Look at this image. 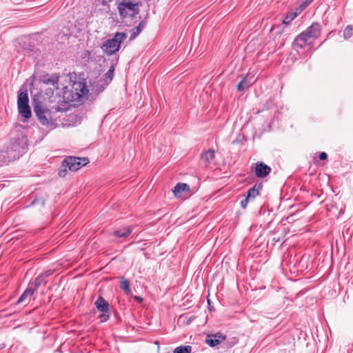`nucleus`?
<instances>
[{"label":"nucleus","instance_id":"nucleus-4","mask_svg":"<svg viewBox=\"0 0 353 353\" xmlns=\"http://www.w3.org/2000/svg\"><path fill=\"white\" fill-rule=\"evenodd\" d=\"M127 38V35L124 32H117L114 37L111 39L105 41L101 49L104 53L110 56L119 51L121 43Z\"/></svg>","mask_w":353,"mask_h":353},{"label":"nucleus","instance_id":"nucleus-17","mask_svg":"<svg viewBox=\"0 0 353 353\" xmlns=\"http://www.w3.org/2000/svg\"><path fill=\"white\" fill-rule=\"evenodd\" d=\"M201 157L207 165L211 162L212 160L214 159V151L213 150H208L203 152Z\"/></svg>","mask_w":353,"mask_h":353},{"label":"nucleus","instance_id":"nucleus-19","mask_svg":"<svg viewBox=\"0 0 353 353\" xmlns=\"http://www.w3.org/2000/svg\"><path fill=\"white\" fill-rule=\"evenodd\" d=\"M44 282V276L39 275L38 276L34 281L30 282L28 286L34 292H36L39 286Z\"/></svg>","mask_w":353,"mask_h":353},{"label":"nucleus","instance_id":"nucleus-11","mask_svg":"<svg viewBox=\"0 0 353 353\" xmlns=\"http://www.w3.org/2000/svg\"><path fill=\"white\" fill-rule=\"evenodd\" d=\"M271 168L265 163H257L255 167V174L259 178H264L270 174Z\"/></svg>","mask_w":353,"mask_h":353},{"label":"nucleus","instance_id":"nucleus-24","mask_svg":"<svg viewBox=\"0 0 353 353\" xmlns=\"http://www.w3.org/2000/svg\"><path fill=\"white\" fill-rule=\"evenodd\" d=\"M297 16V12H289L283 19V23L285 25L289 24Z\"/></svg>","mask_w":353,"mask_h":353},{"label":"nucleus","instance_id":"nucleus-7","mask_svg":"<svg viewBox=\"0 0 353 353\" xmlns=\"http://www.w3.org/2000/svg\"><path fill=\"white\" fill-rule=\"evenodd\" d=\"M34 111L38 117L40 123L43 125H52L51 123L50 111L46 109L41 102L33 101Z\"/></svg>","mask_w":353,"mask_h":353},{"label":"nucleus","instance_id":"nucleus-10","mask_svg":"<svg viewBox=\"0 0 353 353\" xmlns=\"http://www.w3.org/2000/svg\"><path fill=\"white\" fill-rule=\"evenodd\" d=\"M225 339V336L218 332L215 334H208L205 339V343L210 347H214Z\"/></svg>","mask_w":353,"mask_h":353},{"label":"nucleus","instance_id":"nucleus-16","mask_svg":"<svg viewBox=\"0 0 353 353\" xmlns=\"http://www.w3.org/2000/svg\"><path fill=\"white\" fill-rule=\"evenodd\" d=\"M34 291L32 290L29 286L21 294L17 301V303L20 304L30 300V297L34 294Z\"/></svg>","mask_w":353,"mask_h":353},{"label":"nucleus","instance_id":"nucleus-23","mask_svg":"<svg viewBox=\"0 0 353 353\" xmlns=\"http://www.w3.org/2000/svg\"><path fill=\"white\" fill-rule=\"evenodd\" d=\"M192 347L190 345L179 346L175 348L174 353H191Z\"/></svg>","mask_w":353,"mask_h":353},{"label":"nucleus","instance_id":"nucleus-1","mask_svg":"<svg viewBox=\"0 0 353 353\" xmlns=\"http://www.w3.org/2000/svg\"><path fill=\"white\" fill-rule=\"evenodd\" d=\"M321 27L318 23H312L294 39L292 46L294 49L303 48L311 45L321 35Z\"/></svg>","mask_w":353,"mask_h":353},{"label":"nucleus","instance_id":"nucleus-20","mask_svg":"<svg viewBox=\"0 0 353 353\" xmlns=\"http://www.w3.org/2000/svg\"><path fill=\"white\" fill-rule=\"evenodd\" d=\"M144 27H145V23H144V22L141 21L139 23V24L137 27L132 29L130 40L134 39L136 38V37L138 34H139L140 32L143 30Z\"/></svg>","mask_w":353,"mask_h":353},{"label":"nucleus","instance_id":"nucleus-14","mask_svg":"<svg viewBox=\"0 0 353 353\" xmlns=\"http://www.w3.org/2000/svg\"><path fill=\"white\" fill-rule=\"evenodd\" d=\"M254 82V80L253 77L249 78L248 77H245L239 83L237 89L239 91L243 92L248 88Z\"/></svg>","mask_w":353,"mask_h":353},{"label":"nucleus","instance_id":"nucleus-27","mask_svg":"<svg viewBox=\"0 0 353 353\" xmlns=\"http://www.w3.org/2000/svg\"><path fill=\"white\" fill-rule=\"evenodd\" d=\"M58 174L61 177H64L66 174V168L61 166L59 170Z\"/></svg>","mask_w":353,"mask_h":353},{"label":"nucleus","instance_id":"nucleus-25","mask_svg":"<svg viewBox=\"0 0 353 353\" xmlns=\"http://www.w3.org/2000/svg\"><path fill=\"white\" fill-rule=\"evenodd\" d=\"M99 317L101 323L106 322L110 318V310L108 312H102V314Z\"/></svg>","mask_w":353,"mask_h":353},{"label":"nucleus","instance_id":"nucleus-15","mask_svg":"<svg viewBox=\"0 0 353 353\" xmlns=\"http://www.w3.org/2000/svg\"><path fill=\"white\" fill-rule=\"evenodd\" d=\"M261 189L262 185L261 183L256 184L248 191L246 196L250 199H254L256 196L259 194Z\"/></svg>","mask_w":353,"mask_h":353},{"label":"nucleus","instance_id":"nucleus-9","mask_svg":"<svg viewBox=\"0 0 353 353\" xmlns=\"http://www.w3.org/2000/svg\"><path fill=\"white\" fill-rule=\"evenodd\" d=\"M43 81L46 84L53 85L56 88L57 94L59 95L60 99H61L60 92L62 93V90H59V76L57 74H54L45 75L43 78Z\"/></svg>","mask_w":353,"mask_h":353},{"label":"nucleus","instance_id":"nucleus-8","mask_svg":"<svg viewBox=\"0 0 353 353\" xmlns=\"http://www.w3.org/2000/svg\"><path fill=\"white\" fill-rule=\"evenodd\" d=\"M88 163L89 159L86 157H68L63 161L62 167L68 168L70 171L75 172Z\"/></svg>","mask_w":353,"mask_h":353},{"label":"nucleus","instance_id":"nucleus-18","mask_svg":"<svg viewBox=\"0 0 353 353\" xmlns=\"http://www.w3.org/2000/svg\"><path fill=\"white\" fill-rule=\"evenodd\" d=\"M132 232V229L130 227L124 228L120 230H115L113 234L118 238H125L129 236Z\"/></svg>","mask_w":353,"mask_h":353},{"label":"nucleus","instance_id":"nucleus-26","mask_svg":"<svg viewBox=\"0 0 353 353\" xmlns=\"http://www.w3.org/2000/svg\"><path fill=\"white\" fill-rule=\"evenodd\" d=\"M114 71V66H112L110 68L108 71L105 73V76H107L110 80L112 78Z\"/></svg>","mask_w":353,"mask_h":353},{"label":"nucleus","instance_id":"nucleus-22","mask_svg":"<svg viewBox=\"0 0 353 353\" xmlns=\"http://www.w3.org/2000/svg\"><path fill=\"white\" fill-rule=\"evenodd\" d=\"M353 35V26L349 25L343 30L344 39H348Z\"/></svg>","mask_w":353,"mask_h":353},{"label":"nucleus","instance_id":"nucleus-28","mask_svg":"<svg viewBox=\"0 0 353 353\" xmlns=\"http://www.w3.org/2000/svg\"><path fill=\"white\" fill-rule=\"evenodd\" d=\"M250 200V199L246 196L245 199L241 202V205L243 209L246 208Z\"/></svg>","mask_w":353,"mask_h":353},{"label":"nucleus","instance_id":"nucleus-6","mask_svg":"<svg viewBox=\"0 0 353 353\" xmlns=\"http://www.w3.org/2000/svg\"><path fill=\"white\" fill-rule=\"evenodd\" d=\"M18 110L19 114L26 119L31 117V110L29 106V99L27 90H20L17 99Z\"/></svg>","mask_w":353,"mask_h":353},{"label":"nucleus","instance_id":"nucleus-12","mask_svg":"<svg viewBox=\"0 0 353 353\" xmlns=\"http://www.w3.org/2000/svg\"><path fill=\"white\" fill-rule=\"evenodd\" d=\"M190 192V187L187 183H177L174 189L173 190V193L175 196L181 197L183 192L188 193Z\"/></svg>","mask_w":353,"mask_h":353},{"label":"nucleus","instance_id":"nucleus-21","mask_svg":"<svg viewBox=\"0 0 353 353\" xmlns=\"http://www.w3.org/2000/svg\"><path fill=\"white\" fill-rule=\"evenodd\" d=\"M120 288L125 294H130L131 293L130 283L124 277L121 278Z\"/></svg>","mask_w":353,"mask_h":353},{"label":"nucleus","instance_id":"nucleus-3","mask_svg":"<svg viewBox=\"0 0 353 353\" xmlns=\"http://www.w3.org/2000/svg\"><path fill=\"white\" fill-rule=\"evenodd\" d=\"M21 148L17 141H14L10 144L0 150V165L8 163L18 159L21 155Z\"/></svg>","mask_w":353,"mask_h":353},{"label":"nucleus","instance_id":"nucleus-5","mask_svg":"<svg viewBox=\"0 0 353 353\" xmlns=\"http://www.w3.org/2000/svg\"><path fill=\"white\" fill-rule=\"evenodd\" d=\"M118 10L121 19L133 17L139 12V3L130 0H122L118 4Z\"/></svg>","mask_w":353,"mask_h":353},{"label":"nucleus","instance_id":"nucleus-30","mask_svg":"<svg viewBox=\"0 0 353 353\" xmlns=\"http://www.w3.org/2000/svg\"><path fill=\"white\" fill-rule=\"evenodd\" d=\"M134 299L138 301L139 303H141L143 301V299L141 296H134Z\"/></svg>","mask_w":353,"mask_h":353},{"label":"nucleus","instance_id":"nucleus-29","mask_svg":"<svg viewBox=\"0 0 353 353\" xmlns=\"http://www.w3.org/2000/svg\"><path fill=\"white\" fill-rule=\"evenodd\" d=\"M327 158V155L325 152H323L319 155V159L321 160H325Z\"/></svg>","mask_w":353,"mask_h":353},{"label":"nucleus","instance_id":"nucleus-13","mask_svg":"<svg viewBox=\"0 0 353 353\" xmlns=\"http://www.w3.org/2000/svg\"><path fill=\"white\" fill-rule=\"evenodd\" d=\"M94 305L97 309L102 312H108L110 310V305L101 296H99L97 301L94 302Z\"/></svg>","mask_w":353,"mask_h":353},{"label":"nucleus","instance_id":"nucleus-2","mask_svg":"<svg viewBox=\"0 0 353 353\" xmlns=\"http://www.w3.org/2000/svg\"><path fill=\"white\" fill-rule=\"evenodd\" d=\"M72 89L73 90L70 91L67 86H64L62 88L61 99H59L58 102L70 103L86 95L89 92L85 84L80 81L74 82Z\"/></svg>","mask_w":353,"mask_h":353}]
</instances>
